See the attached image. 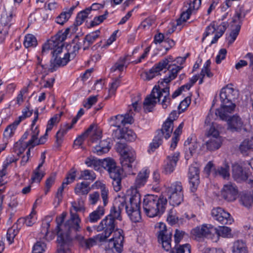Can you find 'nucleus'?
Segmentation results:
<instances>
[{
  "instance_id": "nucleus-1",
  "label": "nucleus",
  "mask_w": 253,
  "mask_h": 253,
  "mask_svg": "<svg viewBox=\"0 0 253 253\" xmlns=\"http://www.w3.org/2000/svg\"><path fill=\"white\" fill-rule=\"evenodd\" d=\"M116 224V221L106 216L98 225L94 226V228L97 232L103 231L99 234L100 238L108 241L109 245L120 253L123 249L124 236L122 229L117 228L115 230Z\"/></svg>"
},
{
  "instance_id": "nucleus-2",
  "label": "nucleus",
  "mask_w": 253,
  "mask_h": 253,
  "mask_svg": "<svg viewBox=\"0 0 253 253\" xmlns=\"http://www.w3.org/2000/svg\"><path fill=\"white\" fill-rule=\"evenodd\" d=\"M67 215V212H63L56 217L57 241L71 242L75 234L81 230V219L79 215L71 211L70 218L63 222Z\"/></svg>"
},
{
  "instance_id": "nucleus-3",
  "label": "nucleus",
  "mask_w": 253,
  "mask_h": 253,
  "mask_svg": "<svg viewBox=\"0 0 253 253\" xmlns=\"http://www.w3.org/2000/svg\"><path fill=\"white\" fill-rule=\"evenodd\" d=\"M238 91L228 84L223 87L220 92L221 107L215 111V114L221 120H226L228 114H232L235 109V104L233 103L238 97Z\"/></svg>"
},
{
  "instance_id": "nucleus-4",
  "label": "nucleus",
  "mask_w": 253,
  "mask_h": 253,
  "mask_svg": "<svg viewBox=\"0 0 253 253\" xmlns=\"http://www.w3.org/2000/svg\"><path fill=\"white\" fill-rule=\"evenodd\" d=\"M118 146L122 147L123 149L120 151L121 153V163L122 169L116 165L108 171L110 178L112 179L122 177L123 170L130 173L132 168V163L136 158L135 152L132 149L126 148L123 144L119 143Z\"/></svg>"
},
{
  "instance_id": "nucleus-5",
  "label": "nucleus",
  "mask_w": 253,
  "mask_h": 253,
  "mask_svg": "<svg viewBox=\"0 0 253 253\" xmlns=\"http://www.w3.org/2000/svg\"><path fill=\"white\" fill-rule=\"evenodd\" d=\"M167 203V200L163 196L148 194L143 199V209L148 216L153 217L164 212Z\"/></svg>"
},
{
  "instance_id": "nucleus-6",
  "label": "nucleus",
  "mask_w": 253,
  "mask_h": 253,
  "mask_svg": "<svg viewBox=\"0 0 253 253\" xmlns=\"http://www.w3.org/2000/svg\"><path fill=\"white\" fill-rule=\"evenodd\" d=\"M126 194L129 197V202L126 204V212L132 221L138 222L141 220L140 194L133 188L128 189Z\"/></svg>"
},
{
  "instance_id": "nucleus-7",
  "label": "nucleus",
  "mask_w": 253,
  "mask_h": 253,
  "mask_svg": "<svg viewBox=\"0 0 253 253\" xmlns=\"http://www.w3.org/2000/svg\"><path fill=\"white\" fill-rule=\"evenodd\" d=\"M165 89H161L160 86H155L153 88L151 94L147 96L143 102L144 109L147 112H151L156 103L160 101L161 98H163L161 104L164 109H166L170 104V99L169 95H165Z\"/></svg>"
},
{
  "instance_id": "nucleus-8",
  "label": "nucleus",
  "mask_w": 253,
  "mask_h": 253,
  "mask_svg": "<svg viewBox=\"0 0 253 253\" xmlns=\"http://www.w3.org/2000/svg\"><path fill=\"white\" fill-rule=\"evenodd\" d=\"M169 75L165 78L161 79L158 83L161 89H165V95H169V84L177 76L178 73L183 68L181 66H177L175 64L168 65Z\"/></svg>"
},
{
  "instance_id": "nucleus-9",
  "label": "nucleus",
  "mask_w": 253,
  "mask_h": 253,
  "mask_svg": "<svg viewBox=\"0 0 253 253\" xmlns=\"http://www.w3.org/2000/svg\"><path fill=\"white\" fill-rule=\"evenodd\" d=\"M157 228V234L158 242L162 244L163 248L166 251H169L171 248V232L167 229L166 225L164 223H160Z\"/></svg>"
},
{
  "instance_id": "nucleus-10",
  "label": "nucleus",
  "mask_w": 253,
  "mask_h": 253,
  "mask_svg": "<svg viewBox=\"0 0 253 253\" xmlns=\"http://www.w3.org/2000/svg\"><path fill=\"white\" fill-rule=\"evenodd\" d=\"M172 61V58L169 56L160 61L158 63L150 69L148 71L145 72L141 75V77L144 80H150L156 76L159 75L160 72L164 69H167L170 62Z\"/></svg>"
},
{
  "instance_id": "nucleus-11",
  "label": "nucleus",
  "mask_w": 253,
  "mask_h": 253,
  "mask_svg": "<svg viewBox=\"0 0 253 253\" xmlns=\"http://www.w3.org/2000/svg\"><path fill=\"white\" fill-rule=\"evenodd\" d=\"M126 206V199L125 196H118L114 200L113 207L110 210L109 215L107 216L114 221L121 220V212Z\"/></svg>"
},
{
  "instance_id": "nucleus-12",
  "label": "nucleus",
  "mask_w": 253,
  "mask_h": 253,
  "mask_svg": "<svg viewBox=\"0 0 253 253\" xmlns=\"http://www.w3.org/2000/svg\"><path fill=\"white\" fill-rule=\"evenodd\" d=\"M191 233L196 238L207 237L212 239L217 234V229L211 224H203L198 226L191 231Z\"/></svg>"
},
{
  "instance_id": "nucleus-13",
  "label": "nucleus",
  "mask_w": 253,
  "mask_h": 253,
  "mask_svg": "<svg viewBox=\"0 0 253 253\" xmlns=\"http://www.w3.org/2000/svg\"><path fill=\"white\" fill-rule=\"evenodd\" d=\"M213 218L222 224H231L233 219L230 214L223 209L217 207L212 210L211 212Z\"/></svg>"
},
{
  "instance_id": "nucleus-14",
  "label": "nucleus",
  "mask_w": 253,
  "mask_h": 253,
  "mask_svg": "<svg viewBox=\"0 0 253 253\" xmlns=\"http://www.w3.org/2000/svg\"><path fill=\"white\" fill-rule=\"evenodd\" d=\"M188 177L191 191L195 192L199 184V170L196 164L191 165L189 168Z\"/></svg>"
},
{
  "instance_id": "nucleus-15",
  "label": "nucleus",
  "mask_w": 253,
  "mask_h": 253,
  "mask_svg": "<svg viewBox=\"0 0 253 253\" xmlns=\"http://www.w3.org/2000/svg\"><path fill=\"white\" fill-rule=\"evenodd\" d=\"M69 29H66L64 32H59L51 40L48 41L47 43L43 44L42 48V53L43 54L49 51V49L53 48L54 43L57 41H64L69 34Z\"/></svg>"
},
{
  "instance_id": "nucleus-16",
  "label": "nucleus",
  "mask_w": 253,
  "mask_h": 253,
  "mask_svg": "<svg viewBox=\"0 0 253 253\" xmlns=\"http://www.w3.org/2000/svg\"><path fill=\"white\" fill-rule=\"evenodd\" d=\"M179 153L177 152L174 153L172 155L168 156L165 161L163 172L168 174L173 172L179 160Z\"/></svg>"
},
{
  "instance_id": "nucleus-17",
  "label": "nucleus",
  "mask_w": 253,
  "mask_h": 253,
  "mask_svg": "<svg viewBox=\"0 0 253 253\" xmlns=\"http://www.w3.org/2000/svg\"><path fill=\"white\" fill-rule=\"evenodd\" d=\"M237 193L236 186L231 183L224 185L221 190L222 197L225 200L230 202L236 199Z\"/></svg>"
},
{
  "instance_id": "nucleus-18",
  "label": "nucleus",
  "mask_w": 253,
  "mask_h": 253,
  "mask_svg": "<svg viewBox=\"0 0 253 253\" xmlns=\"http://www.w3.org/2000/svg\"><path fill=\"white\" fill-rule=\"evenodd\" d=\"M149 173L150 171L147 169H142L137 175L133 185L131 186L128 189L133 188L135 189L138 193H139L138 188L144 186L147 182Z\"/></svg>"
},
{
  "instance_id": "nucleus-19",
  "label": "nucleus",
  "mask_w": 253,
  "mask_h": 253,
  "mask_svg": "<svg viewBox=\"0 0 253 253\" xmlns=\"http://www.w3.org/2000/svg\"><path fill=\"white\" fill-rule=\"evenodd\" d=\"M230 114H228L227 119L224 120L227 121L228 128L232 131H238L241 129L243 124L241 119L237 116H233L230 118Z\"/></svg>"
},
{
  "instance_id": "nucleus-20",
  "label": "nucleus",
  "mask_w": 253,
  "mask_h": 253,
  "mask_svg": "<svg viewBox=\"0 0 253 253\" xmlns=\"http://www.w3.org/2000/svg\"><path fill=\"white\" fill-rule=\"evenodd\" d=\"M0 21L1 25H3L5 28L4 33L7 32V30L9 27V24L11 22L12 18V13L10 10H7L4 7L1 8L0 11Z\"/></svg>"
},
{
  "instance_id": "nucleus-21",
  "label": "nucleus",
  "mask_w": 253,
  "mask_h": 253,
  "mask_svg": "<svg viewBox=\"0 0 253 253\" xmlns=\"http://www.w3.org/2000/svg\"><path fill=\"white\" fill-rule=\"evenodd\" d=\"M232 172L233 178L238 182L245 180L247 178L246 171L243 170L242 167L238 164L233 165Z\"/></svg>"
},
{
  "instance_id": "nucleus-22",
  "label": "nucleus",
  "mask_w": 253,
  "mask_h": 253,
  "mask_svg": "<svg viewBox=\"0 0 253 253\" xmlns=\"http://www.w3.org/2000/svg\"><path fill=\"white\" fill-rule=\"evenodd\" d=\"M100 235L98 234L93 237L85 239L82 236L79 237L81 245L86 249H89L96 245L97 241L99 242H106L103 239H101L99 237Z\"/></svg>"
},
{
  "instance_id": "nucleus-23",
  "label": "nucleus",
  "mask_w": 253,
  "mask_h": 253,
  "mask_svg": "<svg viewBox=\"0 0 253 253\" xmlns=\"http://www.w3.org/2000/svg\"><path fill=\"white\" fill-rule=\"evenodd\" d=\"M111 139L107 138L100 141L99 145L93 149V152L98 155H101L107 153L111 148Z\"/></svg>"
},
{
  "instance_id": "nucleus-24",
  "label": "nucleus",
  "mask_w": 253,
  "mask_h": 253,
  "mask_svg": "<svg viewBox=\"0 0 253 253\" xmlns=\"http://www.w3.org/2000/svg\"><path fill=\"white\" fill-rule=\"evenodd\" d=\"M82 43L79 41L78 38H75L71 44L67 47V53L72 59H74L78 53L79 50L81 48Z\"/></svg>"
},
{
  "instance_id": "nucleus-25",
  "label": "nucleus",
  "mask_w": 253,
  "mask_h": 253,
  "mask_svg": "<svg viewBox=\"0 0 253 253\" xmlns=\"http://www.w3.org/2000/svg\"><path fill=\"white\" fill-rule=\"evenodd\" d=\"M128 65L126 61V56L120 57L118 60L111 67V73L118 72L119 73L123 71L125 68H126Z\"/></svg>"
},
{
  "instance_id": "nucleus-26",
  "label": "nucleus",
  "mask_w": 253,
  "mask_h": 253,
  "mask_svg": "<svg viewBox=\"0 0 253 253\" xmlns=\"http://www.w3.org/2000/svg\"><path fill=\"white\" fill-rule=\"evenodd\" d=\"M104 214V209L102 207H98L97 209L89 213L86 222L91 223L96 222Z\"/></svg>"
},
{
  "instance_id": "nucleus-27",
  "label": "nucleus",
  "mask_w": 253,
  "mask_h": 253,
  "mask_svg": "<svg viewBox=\"0 0 253 253\" xmlns=\"http://www.w3.org/2000/svg\"><path fill=\"white\" fill-rule=\"evenodd\" d=\"M74 191L75 194L78 196H85L90 191L89 184L85 182L78 183L76 184Z\"/></svg>"
},
{
  "instance_id": "nucleus-28",
  "label": "nucleus",
  "mask_w": 253,
  "mask_h": 253,
  "mask_svg": "<svg viewBox=\"0 0 253 253\" xmlns=\"http://www.w3.org/2000/svg\"><path fill=\"white\" fill-rule=\"evenodd\" d=\"M99 31H96L94 32L91 33L87 35L84 39L83 41L84 50L87 49L88 47L91 45L98 38Z\"/></svg>"
},
{
  "instance_id": "nucleus-29",
  "label": "nucleus",
  "mask_w": 253,
  "mask_h": 253,
  "mask_svg": "<svg viewBox=\"0 0 253 253\" xmlns=\"http://www.w3.org/2000/svg\"><path fill=\"white\" fill-rule=\"evenodd\" d=\"M163 132L157 131V135L154 138L152 142L149 145L148 151L149 153L154 152L162 143Z\"/></svg>"
},
{
  "instance_id": "nucleus-30",
  "label": "nucleus",
  "mask_w": 253,
  "mask_h": 253,
  "mask_svg": "<svg viewBox=\"0 0 253 253\" xmlns=\"http://www.w3.org/2000/svg\"><path fill=\"white\" fill-rule=\"evenodd\" d=\"M166 194H172L183 193V187L180 182L175 181L168 187L166 190Z\"/></svg>"
},
{
  "instance_id": "nucleus-31",
  "label": "nucleus",
  "mask_w": 253,
  "mask_h": 253,
  "mask_svg": "<svg viewBox=\"0 0 253 253\" xmlns=\"http://www.w3.org/2000/svg\"><path fill=\"white\" fill-rule=\"evenodd\" d=\"M208 140L206 142L207 149L210 151H214L218 149L221 145V139L207 137Z\"/></svg>"
},
{
  "instance_id": "nucleus-32",
  "label": "nucleus",
  "mask_w": 253,
  "mask_h": 253,
  "mask_svg": "<svg viewBox=\"0 0 253 253\" xmlns=\"http://www.w3.org/2000/svg\"><path fill=\"white\" fill-rule=\"evenodd\" d=\"M169 204L172 206H177L183 200V193L167 194Z\"/></svg>"
},
{
  "instance_id": "nucleus-33",
  "label": "nucleus",
  "mask_w": 253,
  "mask_h": 253,
  "mask_svg": "<svg viewBox=\"0 0 253 253\" xmlns=\"http://www.w3.org/2000/svg\"><path fill=\"white\" fill-rule=\"evenodd\" d=\"M42 164H39L38 167L33 171L31 177L32 182H40L45 175L44 171L42 169Z\"/></svg>"
},
{
  "instance_id": "nucleus-34",
  "label": "nucleus",
  "mask_w": 253,
  "mask_h": 253,
  "mask_svg": "<svg viewBox=\"0 0 253 253\" xmlns=\"http://www.w3.org/2000/svg\"><path fill=\"white\" fill-rule=\"evenodd\" d=\"M232 253H248L246 243L241 240H237L234 242L232 247Z\"/></svg>"
},
{
  "instance_id": "nucleus-35",
  "label": "nucleus",
  "mask_w": 253,
  "mask_h": 253,
  "mask_svg": "<svg viewBox=\"0 0 253 253\" xmlns=\"http://www.w3.org/2000/svg\"><path fill=\"white\" fill-rule=\"evenodd\" d=\"M84 163L88 167L92 168L95 170H99L101 169V160L93 157H87L85 159Z\"/></svg>"
},
{
  "instance_id": "nucleus-36",
  "label": "nucleus",
  "mask_w": 253,
  "mask_h": 253,
  "mask_svg": "<svg viewBox=\"0 0 253 253\" xmlns=\"http://www.w3.org/2000/svg\"><path fill=\"white\" fill-rule=\"evenodd\" d=\"M173 127V125L172 121L166 120L162 128L158 131L163 132V136L165 135V138L167 139L170 136Z\"/></svg>"
},
{
  "instance_id": "nucleus-37",
  "label": "nucleus",
  "mask_w": 253,
  "mask_h": 253,
  "mask_svg": "<svg viewBox=\"0 0 253 253\" xmlns=\"http://www.w3.org/2000/svg\"><path fill=\"white\" fill-rule=\"evenodd\" d=\"M71 57L66 52L63 57L61 56H56L53 61L54 66H63L66 65L71 59Z\"/></svg>"
},
{
  "instance_id": "nucleus-38",
  "label": "nucleus",
  "mask_w": 253,
  "mask_h": 253,
  "mask_svg": "<svg viewBox=\"0 0 253 253\" xmlns=\"http://www.w3.org/2000/svg\"><path fill=\"white\" fill-rule=\"evenodd\" d=\"M19 124L20 121H15L12 124L7 126L3 132L4 137L7 139L11 137L13 135Z\"/></svg>"
},
{
  "instance_id": "nucleus-39",
  "label": "nucleus",
  "mask_w": 253,
  "mask_h": 253,
  "mask_svg": "<svg viewBox=\"0 0 253 253\" xmlns=\"http://www.w3.org/2000/svg\"><path fill=\"white\" fill-rule=\"evenodd\" d=\"M31 138L28 141V144H30L32 148L37 145V142L38 139V135L40 132L39 127L38 126H31Z\"/></svg>"
},
{
  "instance_id": "nucleus-40",
  "label": "nucleus",
  "mask_w": 253,
  "mask_h": 253,
  "mask_svg": "<svg viewBox=\"0 0 253 253\" xmlns=\"http://www.w3.org/2000/svg\"><path fill=\"white\" fill-rule=\"evenodd\" d=\"M96 174L93 171L89 169H84L81 171L80 175L78 179L93 181L96 179Z\"/></svg>"
},
{
  "instance_id": "nucleus-41",
  "label": "nucleus",
  "mask_w": 253,
  "mask_h": 253,
  "mask_svg": "<svg viewBox=\"0 0 253 253\" xmlns=\"http://www.w3.org/2000/svg\"><path fill=\"white\" fill-rule=\"evenodd\" d=\"M218 127V126L216 124L212 123L206 133V137L220 138Z\"/></svg>"
},
{
  "instance_id": "nucleus-42",
  "label": "nucleus",
  "mask_w": 253,
  "mask_h": 253,
  "mask_svg": "<svg viewBox=\"0 0 253 253\" xmlns=\"http://www.w3.org/2000/svg\"><path fill=\"white\" fill-rule=\"evenodd\" d=\"M58 242V249L57 253H69L70 252V245L71 242L59 241Z\"/></svg>"
},
{
  "instance_id": "nucleus-43",
  "label": "nucleus",
  "mask_w": 253,
  "mask_h": 253,
  "mask_svg": "<svg viewBox=\"0 0 253 253\" xmlns=\"http://www.w3.org/2000/svg\"><path fill=\"white\" fill-rule=\"evenodd\" d=\"M239 149L243 154L246 153L249 150L253 149V137H252L250 140L249 139L244 140L240 144Z\"/></svg>"
},
{
  "instance_id": "nucleus-44",
  "label": "nucleus",
  "mask_w": 253,
  "mask_h": 253,
  "mask_svg": "<svg viewBox=\"0 0 253 253\" xmlns=\"http://www.w3.org/2000/svg\"><path fill=\"white\" fill-rule=\"evenodd\" d=\"M23 43L26 48L35 47L37 44V40L33 35L27 34L25 37Z\"/></svg>"
},
{
  "instance_id": "nucleus-45",
  "label": "nucleus",
  "mask_w": 253,
  "mask_h": 253,
  "mask_svg": "<svg viewBox=\"0 0 253 253\" xmlns=\"http://www.w3.org/2000/svg\"><path fill=\"white\" fill-rule=\"evenodd\" d=\"M90 12V9L89 8H87L78 13L76 17L74 25L76 26L81 25L84 21V20L87 17V16Z\"/></svg>"
},
{
  "instance_id": "nucleus-46",
  "label": "nucleus",
  "mask_w": 253,
  "mask_h": 253,
  "mask_svg": "<svg viewBox=\"0 0 253 253\" xmlns=\"http://www.w3.org/2000/svg\"><path fill=\"white\" fill-rule=\"evenodd\" d=\"M93 126V128L89 132L88 136H90V140L94 142L100 139L102 137V130L100 128Z\"/></svg>"
},
{
  "instance_id": "nucleus-47",
  "label": "nucleus",
  "mask_w": 253,
  "mask_h": 253,
  "mask_svg": "<svg viewBox=\"0 0 253 253\" xmlns=\"http://www.w3.org/2000/svg\"><path fill=\"white\" fill-rule=\"evenodd\" d=\"M221 236L224 238H230L232 236L231 230L230 228L226 226H221L219 229H217V234H215V237L218 238Z\"/></svg>"
},
{
  "instance_id": "nucleus-48",
  "label": "nucleus",
  "mask_w": 253,
  "mask_h": 253,
  "mask_svg": "<svg viewBox=\"0 0 253 253\" xmlns=\"http://www.w3.org/2000/svg\"><path fill=\"white\" fill-rule=\"evenodd\" d=\"M229 166L227 164L224 163L222 166L219 167L215 172L216 174H218L223 178L226 179L229 177Z\"/></svg>"
},
{
  "instance_id": "nucleus-49",
  "label": "nucleus",
  "mask_w": 253,
  "mask_h": 253,
  "mask_svg": "<svg viewBox=\"0 0 253 253\" xmlns=\"http://www.w3.org/2000/svg\"><path fill=\"white\" fill-rule=\"evenodd\" d=\"M30 146L31 147L30 144H28L27 142L22 143L21 140L16 142L14 146V151L15 153L19 156L24 152L25 149L28 147Z\"/></svg>"
},
{
  "instance_id": "nucleus-50",
  "label": "nucleus",
  "mask_w": 253,
  "mask_h": 253,
  "mask_svg": "<svg viewBox=\"0 0 253 253\" xmlns=\"http://www.w3.org/2000/svg\"><path fill=\"white\" fill-rule=\"evenodd\" d=\"M170 253H190V246L188 244L179 246L175 245L174 248L171 250Z\"/></svg>"
},
{
  "instance_id": "nucleus-51",
  "label": "nucleus",
  "mask_w": 253,
  "mask_h": 253,
  "mask_svg": "<svg viewBox=\"0 0 253 253\" xmlns=\"http://www.w3.org/2000/svg\"><path fill=\"white\" fill-rule=\"evenodd\" d=\"M116 165V162L111 158H108L101 160V168H103L107 171L114 168Z\"/></svg>"
},
{
  "instance_id": "nucleus-52",
  "label": "nucleus",
  "mask_w": 253,
  "mask_h": 253,
  "mask_svg": "<svg viewBox=\"0 0 253 253\" xmlns=\"http://www.w3.org/2000/svg\"><path fill=\"white\" fill-rule=\"evenodd\" d=\"M18 233V230L17 229V227H15L14 225L8 229L6 234V239L9 244L13 242L14 239Z\"/></svg>"
},
{
  "instance_id": "nucleus-53",
  "label": "nucleus",
  "mask_w": 253,
  "mask_h": 253,
  "mask_svg": "<svg viewBox=\"0 0 253 253\" xmlns=\"http://www.w3.org/2000/svg\"><path fill=\"white\" fill-rule=\"evenodd\" d=\"M124 120L123 115H118L110 119V123L111 126L119 128L122 125H124Z\"/></svg>"
},
{
  "instance_id": "nucleus-54",
  "label": "nucleus",
  "mask_w": 253,
  "mask_h": 253,
  "mask_svg": "<svg viewBox=\"0 0 253 253\" xmlns=\"http://www.w3.org/2000/svg\"><path fill=\"white\" fill-rule=\"evenodd\" d=\"M93 125H91L86 131L77 137L74 141V145L78 146L81 145L85 138L88 136L89 132L93 128Z\"/></svg>"
},
{
  "instance_id": "nucleus-55",
  "label": "nucleus",
  "mask_w": 253,
  "mask_h": 253,
  "mask_svg": "<svg viewBox=\"0 0 253 253\" xmlns=\"http://www.w3.org/2000/svg\"><path fill=\"white\" fill-rule=\"evenodd\" d=\"M36 212L33 210L30 214L25 218L24 223L27 226H31L36 222Z\"/></svg>"
},
{
  "instance_id": "nucleus-56",
  "label": "nucleus",
  "mask_w": 253,
  "mask_h": 253,
  "mask_svg": "<svg viewBox=\"0 0 253 253\" xmlns=\"http://www.w3.org/2000/svg\"><path fill=\"white\" fill-rule=\"evenodd\" d=\"M141 100V96L137 94L132 99V104L129 106V108H132L134 112H138L141 108L140 103Z\"/></svg>"
},
{
  "instance_id": "nucleus-57",
  "label": "nucleus",
  "mask_w": 253,
  "mask_h": 253,
  "mask_svg": "<svg viewBox=\"0 0 253 253\" xmlns=\"http://www.w3.org/2000/svg\"><path fill=\"white\" fill-rule=\"evenodd\" d=\"M240 202L244 206L249 208L253 203V196L244 194L240 198Z\"/></svg>"
},
{
  "instance_id": "nucleus-58",
  "label": "nucleus",
  "mask_w": 253,
  "mask_h": 253,
  "mask_svg": "<svg viewBox=\"0 0 253 253\" xmlns=\"http://www.w3.org/2000/svg\"><path fill=\"white\" fill-rule=\"evenodd\" d=\"M46 248V245L44 243L39 241L37 242L33 247L32 253H43Z\"/></svg>"
},
{
  "instance_id": "nucleus-59",
  "label": "nucleus",
  "mask_w": 253,
  "mask_h": 253,
  "mask_svg": "<svg viewBox=\"0 0 253 253\" xmlns=\"http://www.w3.org/2000/svg\"><path fill=\"white\" fill-rule=\"evenodd\" d=\"M133 111H134L132 108H129V109L127 113H126L124 116L123 115V118L124 119L123 122L124 125H125L126 124H131L133 123Z\"/></svg>"
},
{
  "instance_id": "nucleus-60",
  "label": "nucleus",
  "mask_w": 253,
  "mask_h": 253,
  "mask_svg": "<svg viewBox=\"0 0 253 253\" xmlns=\"http://www.w3.org/2000/svg\"><path fill=\"white\" fill-rule=\"evenodd\" d=\"M60 116L58 114H56L50 118L47 125L46 131H50L54 125L57 124L60 121Z\"/></svg>"
},
{
  "instance_id": "nucleus-61",
  "label": "nucleus",
  "mask_w": 253,
  "mask_h": 253,
  "mask_svg": "<svg viewBox=\"0 0 253 253\" xmlns=\"http://www.w3.org/2000/svg\"><path fill=\"white\" fill-rule=\"evenodd\" d=\"M22 115L19 117L17 121H20V123L27 118L30 117L33 114V110L30 108V105L26 106L22 111Z\"/></svg>"
},
{
  "instance_id": "nucleus-62",
  "label": "nucleus",
  "mask_w": 253,
  "mask_h": 253,
  "mask_svg": "<svg viewBox=\"0 0 253 253\" xmlns=\"http://www.w3.org/2000/svg\"><path fill=\"white\" fill-rule=\"evenodd\" d=\"M191 13L192 12L189 9H187L185 12L182 13L180 18L176 21V26H180L183 22H186L190 18Z\"/></svg>"
},
{
  "instance_id": "nucleus-63",
  "label": "nucleus",
  "mask_w": 253,
  "mask_h": 253,
  "mask_svg": "<svg viewBox=\"0 0 253 253\" xmlns=\"http://www.w3.org/2000/svg\"><path fill=\"white\" fill-rule=\"evenodd\" d=\"M98 100V96H90L86 99L84 102V106L87 108L89 109L92 105L95 104Z\"/></svg>"
},
{
  "instance_id": "nucleus-64",
  "label": "nucleus",
  "mask_w": 253,
  "mask_h": 253,
  "mask_svg": "<svg viewBox=\"0 0 253 253\" xmlns=\"http://www.w3.org/2000/svg\"><path fill=\"white\" fill-rule=\"evenodd\" d=\"M241 25H237L234 29H233L228 37V41L230 43H233L236 40L240 30Z\"/></svg>"
}]
</instances>
